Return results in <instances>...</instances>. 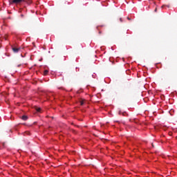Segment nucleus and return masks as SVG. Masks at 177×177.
I'll list each match as a JSON object with an SVG mask.
<instances>
[{
  "instance_id": "obj_5",
  "label": "nucleus",
  "mask_w": 177,
  "mask_h": 177,
  "mask_svg": "<svg viewBox=\"0 0 177 177\" xmlns=\"http://www.w3.org/2000/svg\"><path fill=\"white\" fill-rule=\"evenodd\" d=\"M48 73H49V71L48 70H45L44 72V75H47Z\"/></svg>"
},
{
  "instance_id": "obj_10",
  "label": "nucleus",
  "mask_w": 177,
  "mask_h": 177,
  "mask_svg": "<svg viewBox=\"0 0 177 177\" xmlns=\"http://www.w3.org/2000/svg\"><path fill=\"white\" fill-rule=\"evenodd\" d=\"M99 34H102V31H100V32H99Z\"/></svg>"
},
{
  "instance_id": "obj_1",
  "label": "nucleus",
  "mask_w": 177,
  "mask_h": 177,
  "mask_svg": "<svg viewBox=\"0 0 177 177\" xmlns=\"http://www.w3.org/2000/svg\"><path fill=\"white\" fill-rule=\"evenodd\" d=\"M23 2H26V0H12L10 3H15V5H19Z\"/></svg>"
},
{
  "instance_id": "obj_7",
  "label": "nucleus",
  "mask_w": 177,
  "mask_h": 177,
  "mask_svg": "<svg viewBox=\"0 0 177 177\" xmlns=\"http://www.w3.org/2000/svg\"><path fill=\"white\" fill-rule=\"evenodd\" d=\"M120 21L121 22H122V18H120Z\"/></svg>"
},
{
  "instance_id": "obj_4",
  "label": "nucleus",
  "mask_w": 177,
  "mask_h": 177,
  "mask_svg": "<svg viewBox=\"0 0 177 177\" xmlns=\"http://www.w3.org/2000/svg\"><path fill=\"white\" fill-rule=\"evenodd\" d=\"M36 111H37V113H41V108H36Z\"/></svg>"
},
{
  "instance_id": "obj_3",
  "label": "nucleus",
  "mask_w": 177,
  "mask_h": 177,
  "mask_svg": "<svg viewBox=\"0 0 177 177\" xmlns=\"http://www.w3.org/2000/svg\"><path fill=\"white\" fill-rule=\"evenodd\" d=\"M21 120H23L24 121H27V120H28V117L27 115H23L21 117Z\"/></svg>"
},
{
  "instance_id": "obj_13",
  "label": "nucleus",
  "mask_w": 177,
  "mask_h": 177,
  "mask_svg": "<svg viewBox=\"0 0 177 177\" xmlns=\"http://www.w3.org/2000/svg\"><path fill=\"white\" fill-rule=\"evenodd\" d=\"M0 48H1V46H0Z\"/></svg>"
},
{
  "instance_id": "obj_11",
  "label": "nucleus",
  "mask_w": 177,
  "mask_h": 177,
  "mask_svg": "<svg viewBox=\"0 0 177 177\" xmlns=\"http://www.w3.org/2000/svg\"><path fill=\"white\" fill-rule=\"evenodd\" d=\"M155 12H157V8L155 9Z\"/></svg>"
},
{
  "instance_id": "obj_8",
  "label": "nucleus",
  "mask_w": 177,
  "mask_h": 177,
  "mask_svg": "<svg viewBox=\"0 0 177 177\" xmlns=\"http://www.w3.org/2000/svg\"><path fill=\"white\" fill-rule=\"evenodd\" d=\"M21 17H24V15H21Z\"/></svg>"
},
{
  "instance_id": "obj_12",
  "label": "nucleus",
  "mask_w": 177,
  "mask_h": 177,
  "mask_svg": "<svg viewBox=\"0 0 177 177\" xmlns=\"http://www.w3.org/2000/svg\"><path fill=\"white\" fill-rule=\"evenodd\" d=\"M153 147H154V145L152 144Z\"/></svg>"
},
{
  "instance_id": "obj_6",
  "label": "nucleus",
  "mask_w": 177,
  "mask_h": 177,
  "mask_svg": "<svg viewBox=\"0 0 177 177\" xmlns=\"http://www.w3.org/2000/svg\"><path fill=\"white\" fill-rule=\"evenodd\" d=\"M80 104H81V106H84V101H81Z\"/></svg>"
},
{
  "instance_id": "obj_2",
  "label": "nucleus",
  "mask_w": 177,
  "mask_h": 177,
  "mask_svg": "<svg viewBox=\"0 0 177 177\" xmlns=\"http://www.w3.org/2000/svg\"><path fill=\"white\" fill-rule=\"evenodd\" d=\"M12 50L14 53H17L19 52V50H20V48H16V47H13L12 48Z\"/></svg>"
},
{
  "instance_id": "obj_9",
  "label": "nucleus",
  "mask_w": 177,
  "mask_h": 177,
  "mask_svg": "<svg viewBox=\"0 0 177 177\" xmlns=\"http://www.w3.org/2000/svg\"><path fill=\"white\" fill-rule=\"evenodd\" d=\"M127 19H128L129 20H131V18H129V17H127Z\"/></svg>"
}]
</instances>
